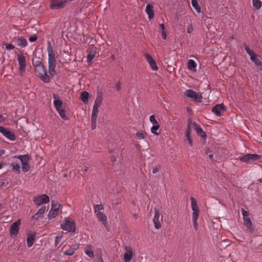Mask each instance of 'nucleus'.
Instances as JSON below:
<instances>
[{
  "label": "nucleus",
  "mask_w": 262,
  "mask_h": 262,
  "mask_svg": "<svg viewBox=\"0 0 262 262\" xmlns=\"http://www.w3.org/2000/svg\"><path fill=\"white\" fill-rule=\"evenodd\" d=\"M253 63L258 70L262 71V62L258 58H257Z\"/></svg>",
  "instance_id": "a19ab883"
},
{
  "label": "nucleus",
  "mask_w": 262,
  "mask_h": 262,
  "mask_svg": "<svg viewBox=\"0 0 262 262\" xmlns=\"http://www.w3.org/2000/svg\"><path fill=\"white\" fill-rule=\"evenodd\" d=\"M3 167V165L1 163H0V169Z\"/></svg>",
  "instance_id": "69168bd1"
},
{
  "label": "nucleus",
  "mask_w": 262,
  "mask_h": 262,
  "mask_svg": "<svg viewBox=\"0 0 262 262\" xmlns=\"http://www.w3.org/2000/svg\"><path fill=\"white\" fill-rule=\"evenodd\" d=\"M89 94L88 92L84 91L80 95V99L84 103H87L89 100Z\"/></svg>",
  "instance_id": "2f4dec72"
},
{
  "label": "nucleus",
  "mask_w": 262,
  "mask_h": 262,
  "mask_svg": "<svg viewBox=\"0 0 262 262\" xmlns=\"http://www.w3.org/2000/svg\"><path fill=\"white\" fill-rule=\"evenodd\" d=\"M159 127L160 125L158 124L153 125L152 127L151 128V132L155 135H159L160 133H158L157 130L159 129Z\"/></svg>",
  "instance_id": "ea45409f"
},
{
  "label": "nucleus",
  "mask_w": 262,
  "mask_h": 262,
  "mask_svg": "<svg viewBox=\"0 0 262 262\" xmlns=\"http://www.w3.org/2000/svg\"><path fill=\"white\" fill-rule=\"evenodd\" d=\"M78 247H72L71 246H68V247H64V249H65L63 251V253L64 255H72L75 250H76L77 249Z\"/></svg>",
  "instance_id": "393cba45"
},
{
  "label": "nucleus",
  "mask_w": 262,
  "mask_h": 262,
  "mask_svg": "<svg viewBox=\"0 0 262 262\" xmlns=\"http://www.w3.org/2000/svg\"><path fill=\"white\" fill-rule=\"evenodd\" d=\"M191 207L193 211H199V207L196 200L193 197L190 198Z\"/></svg>",
  "instance_id": "c756f323"
},
{
  "label": "nucleus",
  "mask_w": 262,
  "mask_h": 262,
  "mask_svg": "<svg viewBox=\"0 0 262 262\" xmlns=\"http://www.w3.org/2000/svg\"><path fill=\"white\" fill-rule=\"evenodd\" d=\"M46 210V207L42 206L39 210L32 217V220H38L40 218H42V215Z\"/></svg>",
  "instance_id": "aec40b11"
},
{
  "label": "nucleus",
  "mask_w": 262,
  "mask_h": 262,
  "mask_svg": "<svg viewBox=\"0 0 262 262\" xmlns=\"http://www.w3.org/2000/svg\"><path fill=\"white\" fill-rule=\"evenodd\" d=\"M61 208V205L57 202L52 201L51 203V209L48 214V218L51 219L55 217L58 214Z\"/></svg>",
  "instance_id": "39448f33"
},
{
  "label": "nucleus",
  "mask_w": 262,
  "mask_h": 262,
  "mask_svg": "<svg viewBox=\"0 0 262 262\" xmlns=\"http://www.w3.org/2000/svg\"><path fill=\"white\" fill-rule=\"evenodd\" d=\"M61 227L64 230L69 232H74L75 230V224L73 220H66L61 224Z\"/></svg>",
  "instance_id": "1a4fd4ad"
},
{
  "label": "nucleus",
  "mask_w": 262,
  "mask_h": 262,
  "mask_svg": "<svg viewBox=\"0 0 262 262\" xmlns=\"http://www.w3.org/2000/svg\"><path fill=\"white\" fill-rule=\"evenodd\" d=\"M62 238V236H57L55 238V245L57 246L61 241Z\"/></svg>",
  "instance_id": "8fccbe9b"
},
{
  "label": "nucleus",
  "mask_w": 262,
  "mask_h": 262,
  "mask_svg": "<svg viewBox=\"0 0 262 262\" xmlns=\"http://www.w3.org/2000/svg\"><path fill=\"white\" fill-rule=\"evenodd\" d=\"M193 30V27L191 25H189L187 28V32L188 34H191Z\"/></svg>",
  "instance_id": "3c124183"
},
{
  "label": "nucleus",
  "mask_w": 262,
  "mask_h": 262,
  "mask_svg": "<svg viewBox=\"0 0 262 262\" xmlns=\"http://www.w3.org/2000/svg\"><path fill=\"white\" fill-rule=\"evenodd\" d=\"M137 138L140 139H144L146 136V133L144 130H139L136 133Z\"/></svg>",
  "instance_id": "f704fd0d"
},
{
  "label": "nucleus",
  "mask_w": 262,
  "mask_h": 262,
  "mask_svg": "<svg viewBox=\"0 0 262 262\" xmlns=\"http://www.w3.org/2000/svg\"><path fill=\"white\" fill-rule=\"evenodd\" d=\"M191 4L193 7L195 9L198 13L201 12V8L197 0H192Z\"/></svg>",
  "instance_id": "473e14b6"
},
{
  "label": "nucleus",
  "mask_w": 262,
  "mask_h": 262,
  "mask_svg": "<svg viewBox=\"0 0 262 262\" xmlns=\"http://www.w3.org/2000/svg\"><path fill=\"white\" fill-rule=\"evenodd\" d=\"M159 171V169L157 167H154L152 168V173H156Z\"/></svg>",
  "instance_id": "4d7b16f0"
},
{
  "label": "nucleus",
  "mask_w": 262,
  "mask_h": 262,
  "mask_svg": "<svg viewBox=\"0 0 262 262\" xmlns=\"http://www.w3.org/2000/svg\"><path fill=\"white\" fill-rule=\"evenodd\" d=\"M96 53L97 52L95 49H92L89 51L87 56V61L89 63H91L92 62L93 59L96 56Z\"/></svg>",
  "instance_id": "bb28decb"
},
{
  "label": "nucleus",
  "mask_w": 262,
  "mask_h": 262,
  "mask_svg": "<svg viewBox=\"0 0 262 262\" xmlns=\"http://www.w3.org/2000/svg\"><path fill=\"white\" fill-rule=\"evenodd\" d=\"M14 42L18 46L24 48L28 45L27 40L23 37H19L14 39Z\"/></svg>",
  "instance_id": "6ab92c4d"
},
{
  "label": "nucleus",
  "mask_w": 262,
  "mask_h": 262,
  "mask_svg": "<svg viewBox=\"0 0 262 262\" xmlns=\"http://www.w3.org/2000/svg\"><path fill=\"white\" fill-rule=\"evenodd\" d=\"M192 129H193V122H189L187 125V127L186 130L185 135H191V133Z\"/></svg>",
  "instance_id": "e433bc0d"
},
{
  "label": "nucleus",
  "mask_w": 262,
  "mask_h": 262,
  "mask_svg": "<svg viewBox=\"0 0 262 262\" xmlns=\"http://www.w3.org/2000/svg\"><path fill=\"white\" fill-rule=\"evenodd\" d=\"M253 7L257 10H259L262 5L261 2L259 0H252Z\"/></svg>",
  "instance_id": "c9c22d12"
},
{
  "label": "nucleus",
  "mask_w": 262,
  "mask_h": 262,
  "mask_svg": "<svg viewBox=\"0 0 262 262\" xmlns=\"http://www.w3.org/2000/svg\"><path fill=\"white\" fill-rule=\"evenodd\" d=\"M99 262H104V261H103L102 259H101V258L100 259H99Z\"/></svg>",
  "instance_id": "0e129e2a"
},
{
  "label": "nucleus",
  "mask_w": 262,
  "mask_h": 262,
  "mask_svg": "<svg viewBox=\"0 0 262 262\" xmlns=\"http://www.w3.org/2000/svg\"><path fill=\"white\" fill-rule=\"evenodd\" d=\"M124 249L125 252L124 254V262H130L131 260L135 256V252L132 248L125 246Z\"/></svg>",
  "instance_id": "0eeeda50"
},
{
  "label": "nucleus",
  "mask_w": 262,
  "mask_h": 262,
  "mask_svg": "<svg viewBox=\"0 0 262 262\" xmlns=\"http://www.w3.org/2000/svg\"><path fill=\"white\" fill-rule=\"evenodd\" d=\"M33 201L36 205L40 206L48 203L50 202V199L47 195L43 194L35 196Z\"/></svg>",
  "instance_id": "6e6552de"
},
{
  "label": "nucleus",
  "mask_w": 262,
  "mask_h": 262,
  "mask_svg": "<svg viewBox=\"0 0 262 262\" xmlns=\"http://www.w3.org/2000/svg\"><path fill=\"white\" fill-rule=\"evenodd\" d=\"M47 52L48 55L49 72L51 76L56 74V58L55 53L50 41L47 42Z\"/></svg>",
  "instance_id": "f257e3e1"
},
{
  "label": "nucleus",
  "mask_w": 262,
  "mask_h": 262,
  "mask_svg": "<svg viewBox=\"0 0 262 262\" xmlns=\"http://www.w3.org/2000/svg\"><path fill=\"white\" fill-rule=\"evenodd\" d=\"M20 223V220H18L11 226L10 230L11 236H16L17 235Z\"/></svg>",
  "instance_id": "ddd939ff"
},
{
  "label": "nucleus",
  "mask_w": 262,
  "mask_h": 262,
  "mask_svg": "<svg viewBox=\"0 0 262 262\" xmlns=\"http://www.w3.org/2000/svg\"><path fill=\"white\" fill-rule=\"evenodd\" d=\"M134 217L136 218V219H137L138 217V214H134Z\"/></svg>",
  "instance_id": "680f3d73"
},
{
  "label": "nucleus",
  "mask_w": 262,
  "mask_h": 262,
  "mask_svg": "<svg viewBox=\"0 0 262 262\" xmlns=\"http://www.w3.org/2000/svg\"><path fill=\"white\" fill-rule=\"evenodd\" d=\"M35 235L32 233H29L27 235V243L28 247H31L34 242Z\"/></svg>",
  "instance_id": "cd10ccee"
},
{
  "label": "nucleus",
  "mask_w": 262,
  "mask_h": 262,
  "mask_svg": "<svg viewBox=\"0 0 262 262\" xmlns=\"http://www.w3.org/2000/svg\"><path fill=\"white\" fill-rule=\"evenodd\" d=\"M60 116L64 120H68V118L66 115L65 111L63 109H60L59 110L57 111Z\"/></svg>",
  "instance_id": "79ce46f5"
},
{
  "label": "nucleus",
  "mask_w": 262,
  "mask_h": 262,
  "mask_svg": "<svg viewBox=\"0 0 262 262\" xmlns=\"http://www.w3.org/2000/svg\"><path fill=\"white\" fill-rule=\"evenodd\" d=\"M4 45L5 46L6 49L9 51H11L15 48V47L11 43H4Z\"/></svg>",
  "instance_id": "49530a36"
},
{
  "label": "nucleus",
  "mask_w": 262,
  "mask_h": 262,
  "mask_svg": "<svg viewBox=\"0 0 262 262\" xmlns=\"http://www.w3.org/2000/svg\"><path fill=\"white\" fill-rule=\"evenodd\" d=\"M225 110L223 104H216L212 108V112L219 117L223 115Z\"/></svg>",
  "instance_id": "4468645a"
},
{
  "label": "nucleus",
  "mask_w": 262,
  "mask_h": 262,
  "mask_svg": "<svg viewBox=\"0 0 262 262\" xmlns=\"http://www.w3.org/2000/svg\"><path fill=\"white\" fill-rule=\"evenodd\" d=\"M160 213L158 210L155 211V216L153 219V222L155 227L156 229H159L161 228V221H162V217L160 220Z\"/></svg>",
  "instance_id": "dca6fc26"
},
{
  "label": "nucleus",
  "mask_w": 262,
  "mask_h": 262,
  "mask_svg": "<svg viewBox=\"0 0 262 262\" xmlns=\"http://www.w3.org/2000/svg\"><path fill=\"white\" fill-rule=\"evenodd\" d=\"M144 56L149 63L150 67L153 71H157L158 70V68L157 66V64L155 61V60L153 59V58L148 54H145Z\"/></svg>",
  "instance_id": "2eb2a0df"
},
{
  "label": "nucleus",
  "mask_w": 262,
  "mask_h": 262,
  "mask_svg": "<svg viewBox=\"0 0 262 262\" xmlns=\"http://www.w3.org/2000/svg\"><path fill=\"white\" fill-rule=\"evenodd\" d=\"M96 215L98 219L100 221L102 222L103 225L106 228V230L107 231H109L108 227L107 225V220L106 216L102 212H98Z\"/></svg>",
  "instance_id": "a211bd4d"
},
{
  "label": "nucleus",
  "mask_w": 262,
  "mask_h": 262,
  "mask_svg": "<svg viewBox=\"0 0 262 262\" xmlns=\"http://www.w3.org/2000/svg\"><path fill=\"white\" fill-rule=\"evenodd\" d=\"M14 158L18 159L21 163L22 165V170L24 172H27L30 169V165L29 164L28 162L30 160V158L28 155H19V156H15Z\"/></svg>",
  "instance_id": "20e7f679"
},
{
  "label": "nucleus",
  "mask_w": 262,
  "mask_h": 262,
  "mask_svg": "<svg viewBox=\"0 0 262 262\" xmlns=\"http://www.w3.org/2000/svg\"><path fill=\"white\" fill-rule=\"evenodd\" d=\"M200 211H193L192 213V222L194 229L196 231L198 229V224L197 220L199 216Z\"/></svg>",
  "instance_id": "a878e982"
},
{
  "label": "nucleus",
  "mask_w": 262,
  "mask_h": 262,
  "mask_svg": "<svg viewBox=\"0 0 262 262\" xmlns=\"http://www.w3.org/2000/svg\"><path fill=\"white\" fill-rule=\"evenodd\" d=\"M6 120V117H4L3 115L0 114V123H1L3 121Z\"/></svg>",
  "instance_id": "5fc2aeb1"
},
{
  "label": "nucleus",
  "mask_w": 262,
  "mask_h": 262,
  "mask_svg": "<svg viewBox=\"0 0 262 262\" xmlns=\"http://www.w3.org/2000/svg\"><path fill=\"white\" fill-rule=\"evenodd\" d=\"M53 98L54 99L53 101V104L54 105L57 111L59 110L60 109H62V102L57 99V96L56 94H54L53 95Z\"/></svg>",
  "instance_id": "4be33fe9"
},
{
  "label": "nucleus",
  "mask_w": 262,
  "mask_h": 262,
  "mask_svg": "<svg viewBox=\"0 0 262 262\" xmlns=\"http://www.w3.org/2000/svg\"><path fill=\"white\" fill-rule=\"evenodd\" d=\"M184 95L188 98H190L192 100L201 102L202 101V96L201 94H199L191 90H187L184 93Z\"/></svg>",
  "instance_id": "423d86ee"
},
{
  "label": "nucleus",
  "mask_w": 262,
  "mask_h": 262,
  "mask_svg": "<svg viewBox=\"0 0 262 262\" xmlns=\"http://www.w3.org/2000/svg\"><path fill=\"white\" fill-rule=\"evenodd\" d=\"M162 36L163 39H166L167 35H166V33L165 31H162Z\"/></svg>",
  "instance_id": "6e6d98bb"
},
{
  "label": "nucleus",
  "mask_w": 262,
  "mask_h": 262,
  "mask_svg": "<svg viewBox=\"0 0 262 262\" xmlns=\"http://www.w3.org/2000/svg\"><path fill=\"white\" fill-rule=\"evenodd\" d=\"M111 161L112 162H114L116 161V158L115 157H111Z\"/></svg>",
  "instance_id": "bf43d9fd"
},
{
  "label": "nucleus",
  "mask_w": 262,
  "mask_h": 262,
  "mask_svg": "<svg viewBox=\"0 0 262 262\" xmlns=\"http://www.w3.org/2000/svg\"><path fill=\"white\" fill-rule=\"evenodd\" d=\"M85 253L90 257L94 256V252L92 249V246L90 245L86 246L84 248Z\"/></svg>",
  "instance_id": "7c9ffc66"
},
{
  "label": "nucleus",
  "mask_w": 262,
  "mask_h": 262,
  "mask_svg": "<svg viewBox=\"0 0 262 262\" xmlns=\"http://www.w3.org/2000/svg\"><path fill=\"white\" fill-rule=\"evenodd\" d=\"M0 133H1L4 136H5L10 141H13L16 139L15 134L10 132L8 129L6 128L3 126H0Z\"/></svg>",
  "instance_id": "9b49d317"
},
{
  "label": "nucleus",
  "mask_w": 262,
  "mask_h": 262,
  "mask_svg": "<svg viewBox=\"0 0 262 262\" xmlns=\"http://www.w3.org/2000/svg\"><path fill=\"white\" fill-rule=\"evenodd\" d=\"M243 220L244 224L247 227L248 231L250 233H252L254 231V228L252 227V223L250 217L244 218Z\"/></svg>",
  "instance_id": "412c9836"
},
{
  "label": "nucleus",
  "mask_w": 262,
  "mask_h": 262,
  "mask_svg": "<svg viewBox=\"0 0 262 262\" xmlns=\"http://www.w3.org/2000/svg\"><path fill=\"white\" fill-rule=\"evenodd\" d=\"M38 61H36V64H38Z\"/></svg>",
  "instance_id": "774afa93"
},
{
  "label": "nucleus",
  "mask_w": 262,
  "mask_h": 262,
  "mask_svg": "<svg viewBox=\"0 0 262 262\" xmlns=\"http://www.w3.org/2000/svg\"><path fill=\"white\" fill-rule=\"evenodd\" d=\"M186 135V140L188 141L189 145L190 146H192V145H193V141H192V140L191 139V135Z\"/></svg>",
  "instance_id": "de8ad7c7"
},
{
  "label": "nucleus",
  "mask_w": 262,
  "mask_h": 262,
  "mask_svg": "<svg viewBox=\"0 0 262 262\" xmlns=\"http://www.w3.org/2000/svg\"><path fill=\"white\" fill-rule=\"evenodd\" d=\"M260 182L262 183V178L261 179H259L258 180Z\"/></svg>",
  "instance_id": "338daca9"
},
{
  "label": "nucleus",
  "mask_w": 262,
  "mask_h": 262,
  "mask_svg": "<svg viewBox=\"0 0 262 262\" xmlns=\"http://www.w3.org/2000/svg\"><path fill=\"white\" fill-rule=\"evenodd\" d=\"M115 88L117 91H119L121 88V84L120 82H118L116 85Z\"/></svg>",
  "instance_id": "864d4df0"
},
{
  "label": "nucleus",
  "mask_w": 262,
  "mask_h": 262,
  "mask_svg": "<svg viewBox=\"0 0 262 262\" xmlns=\"http://www.w3.org/2000/svg\"><path fill=\"white\" fill-rule=\"evenodd\" d=\"M11 169L13 170H15V171L18 172V173H19L20 167L18 163H15V162H13L11 164Z\"/></svg>",
  "instance_id": "58836bf2"
},
{
  "label": "nucleus",
  "mask_w": 262,
  "mask_h": 262,
  "mask_svg": "<svg viewBox=\"0 0 262 262\" xmlns=\"http://www.w3.org/2000/svg\"><path fill=\"white\" fill-rule=\"evenodd\" d=\"M29 40L30 42H34L37 40V37L36 35L30 36Z\"/></svg>",
  "instance_id": "603ef678"
},
{
  "label": "nucleus",
  "mask_w": 262,
  "mask_h": 262,
  "mask_svg": "<svg viewBox=\"0 0 262 262\" xmlns=\"http://www.w3.org/2000/svg\"><path fill=\"white\" fill-rule=\"evenodd\" d=\"M71 2V0H51L50 8L52 10L62 9Z\"/></svg>",
  "instance_id": "7ed1b4c3"
},
{
  "label": "nucleus",
  "mask_w": 262,
  "mask_h": 262,
  "mask_svg": "<svg viewBox=\"0 0 262 262\" xmlns=\"http://www.w3.org/2000/svg\"><path fill=\"white\" fill-rule=\"evenodd\" d=\"M102 98L101 95H98L95 101V104L93 106L99 107L102 103Z\"/></svg>",
  "instance_id": "72a5a7b5"
},
{
  "label": "nucleus",
  "mask_w": 262,
  "mask_h": 262,
  "mask_svg": "<svg viewBox=\"0 0 262 262\" xmlns=\"http://www.w3.org/2000/svg\"><path fill=\"white\" fill-rule=\"evenodd\" d=\"M94 209L95 212L97 213L98 212H100V211L103 209V207L102 205H96L95 206Z\"/></svg>",
  "instance_id": "c03bdc74"
},
{
  "label": "nucleus",
  "mask_w": 262,
  "mask_h": 262,
  "mask_svg": "<svg viewBox=\"0 0 262 262\" xmlns=\"http://www.w3.org/2000/svg\"><path fill=\"white\" fill-rule=\"evenodd\" d=\"M208 156L210 159H212L213 156V154H210L209 155H208Z\"/></svg>",
  "instance_id": "052dcab7"
},
{
  "label": "nucleus",
  "mask_w": 262,
  "mask_h": 262,
  "mask_svg": "<svg viewBox=\"0 0 262 262\" xmlns=\"http://www.w3.org/2000/svg\"><path fill=\"white\" fill-rule=\"evenodd\" d=\"M243 47L246 50L247 53L250 56V59L253 62L257 58V55L255 53V52L251 50L249 47V46L246 43H244L243 44Z\"/></svg>",
  "instance_id": "f3484780"
},
{
  "label": "nucleus",
  "mask_w": 262,
  "mask_h": 262,
  "mask_svg": "<svg viewBox=\"0 0 262 262\" xmlns=\"http://www.w3.org/2000/svg\"><path fill=\"white\" fill-rule=\"evenodd\" d=\"M99 107L93 106L91 119H97L99 112Z\"/></svg>",
  "instance_id": "4c0bfd02"
},
{
  "label": "nucleus",
  "mask_w": 262,
  "mask_h": 262,
  "mask_svg": "<svg viewBox=\"0 0 262 262\" xmlns=\"http://www.w3.org/2000/svg\"><path fill=\"white\" fill-rule=\"evenodd\" d=\"M35 69L41 80L44 82H48L50 80L49 76L47 75L45 67L40 61H38V64H35Z\"/></svg>",
  "instance_id": "f03ea898"
},
{
  "label": "nucleus",
  "mask_w": 262,
  "mask_h": 262,
  "mask_svg": "<svg viewBox=\"0 0 262 262\" xmlns=\"http://www.w3.org/2000/svg\"><path fill=\"white\" fill-rule=\"evenodd\" d=\"M149 120L153 125L158 124V122L155 118V116L152 115L150 116Z\"/></svg>",
  "instance_id": "37998d69"
},
{
  "label": "nucleus",
  "mask_w": 262,
  "mask_h": 262,
  "mask_svg": "<svg viewBox=\"0 0 262 262\" xmlns=\"http://www.w3.org/2000/svg\"><path fill=\"white\" fill-rule=\"evenodd\" d=\"M88 167H87L85 166L84 169V170L85 171H86L88 170Z\"/></svg>",
  "instance_id": "e2e57ef3"
},
{
  "label": "nucleus",
  "mask_w": 262,
  "mask_h": 262,
  "mask_svg": "<svg viewBox=\"0 0 262 262\" xmlns=\"http://www.w3.org/2000/svg\"><path fill=\"white\" fill-rule=\"evenodd\" d=\"M160 29L162 30V31H164L165 30V26L163 24L160 25Z\"/></svg>",
  "instance_id": "13d9d810"
},
{
  "label": "nucleus",
  "mask_w": 262,
  "mask_h": 262,
  "mask_svg": "<svg viewBox=\"0 0 262 262\" xmlns=\"http://www.w3.org/2000/svg\"><path fill=\"white\" fill-rule=\"evenodd\" d=\"M193 129L196 131L197 134L200 137L203 138L206 136V133L203 130L200 126L195 122H193Z\"/></svg>",
  "instance_id": "b1692460"
},
{
  "label": "nucleus",
  "mask_w": 262,
  "mask_h": 262,
  "mask_svg": "<svg viewBox=\"0 0 262 262\" xmlns=\"http://www.w3.org/2000/svg\"><path fill=\"white\" fill-rule=\"evenodd\" d=\"M196 63L193 60L190 59L188 60L187 68L189 70L192 71H196Z\"/></svg>",
  "instance_id": "c85d7f7f"
},
{
  "label": "nucleus",
  "mask_w": 262,
  "mask_h": 262,
  "mask_svg": "<svg viewBox=\"0 0 262 262\" xmlns=\"http://www.w3.org/2000/svg\"><path fill=\"white\" fill-rule=\"evenodd\" d=\"M241 211L243 216V219L249 217V213L247 211H246L244 209L242 208L241 209Z\"/></svg>",
  "instance_id": "09e8293b"
},
{
  "label": "nucleus",
  "mask_w": 262,
  "mask_h": 262,
  "mask_svg": "<svg viewBox=\"0 0 262 262\" xmlns=\"http://www.w3.org/2000/svg\"><path fill=\"white\" fill-rule=\"evenodd\" d=\"M17 60L19 70L21 72H24L26 67V60L23 53H20L17 55Z\"/></svg>",
  "instance_id": "f8f14e48"
},
{
  "label": "nucleus",
  "mask_w": 262,
  "mask_h": 262,
  "mask_svg": "<svg viewBox=\"0 0 262 262\" xmlns=\"http://www.w3.org/2000/svg\"><path fill=\"white\" fill-rule=\"evenodd\" d=\"M91 124L92 129H95L97 125V119H91Z\"/></svg>",
  "instance_id": "a18cd8bd"
},
{
  "label": "nucleus",
  "mask_w": 262,
  "mask_h": 262,
  "mask_svg": "<svg viewBox=\"0 0 262 262\" xmlns=\"http://www.w3.org/2000/svg\"><path fill=\"white\" fill-rule=\"evenodd\" d=\"M260 156L257 154H247L240 158L239 160L245 163L254 162L259 160Z\"/></svg>",
  "instance_id": "9d476101"
},
{
  "label": "nucleus",
  "mask_w": 262,
  "mask_h": 262,
  "mask_svg": "<svg viewBox=\"0 0 262 262\" xmlns=\"http://www.w3.org/2000/svg\"><path fill=\"white\" fill-rule=\"evenodd\" d=\"M145 12L147 14L148 18L150 20L154 18V7L151 4H147L146 7Z\"/></svg>",
  "instance_id": "5701e85b"
}]
</instances>
